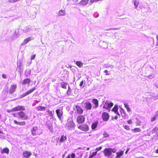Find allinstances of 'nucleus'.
Masks as SVG:
<instances>
[{
	"mask_svg": "<svg viewBox=\"0 0 158 158\" xmlns=\"http://www.w3.org/2000/svg\"><path fill=\"white\" fill-rule=\"evenodd\" d=\"M35 56H36L35 54H34V55L31 56V60H32L34 59L35 58Z\"/></svg>",
	"mask_w": 158,
	"mask_h": 158,
	"instance_id": "nucleus-48",
	"label": "nucleus"
},
{
	"mask_svg": "<svg viewBox=\"0 0 158 158\" xmlns=\"http://www.w3.org/2000/svg\"><path fill=\"white\" fill-rule=\"evenodd\" d=\"M65 15L66 13L65 11L63 10H60L58 13V15L59 16H64Z\"/></svg>",
	"mask_w": 158,
	"mask_h": 158,
	"instance_id": "nucleus-21",
	"label": "nucleus"
},
{
	"mask_svg": "<svg viewBox=\"0 0 158 158\" xmlns=\"http://www.w3.org/2000/svg\"><path fill=\"white\" fill-rule=\"evenodd\" d=\"M98 124V122L97 121L93 123L91 125V128L92 130H95L97 127Z\"/></svg>",
	"mask_w": 158,
	"mask_h": 158,
	"instance_id": "nucleus-23",
	"label": "nucleus"
},
{
	"mask_svg": "<svg viewBox=\"0 0 158 158\" xmlns=\"http://www.w3.org/2000/svg\"><path fill=\"white\" fill-rule=\"evenodd\" d=\"M35 89V87H34L30 90H28L25 93V94H26V95H28L30 94L32 92L34 91Z\"/></svg>",
	"mask_w": 158,
	"mask_h": 158,
	"instance_id": "nucleus-30",
	"label": "nucleus"
},
{
	"mask_svg": "<svg viewBox=\"0 0 158 158\" xmlns=\"http://www.w3.org/2000/svg\"><path fill=\"white\" fill-rule=\"evenodd\" d=\"M67 84L66 83L63 82L61 83L60 85L62 88L66 89Z\"/></svg>",
	"mask_w": 158,
	"mask_h": 158,
	"instance_id": "nucleus-33",
	"label": "nucleus"
},
{
	"mask_svg": "<svg viewBox=\"0 0 158 158\" xmlns=\"http://www.w3.org/2000/svg\"><path fill=\"white\" fill-rule=\"evenodd\" d=\"M154 115H156V116H157L158 115V111H156V113L154 114Z\"/></svg>",
	"mask_w": 158,
	"mask_h": 158,
	"instance_id": "nucleus-64",
	"label": "nucleus"
},
{
	"mask_svg": "<svg viewBox=\"0 0 158 158\" xmlns=\"http://www.w3.org/2000/svg\"><path fill=\"white\" fill-rule=\"evenodd\" d=\"M2 78H6V77L5 75V74H2Z\"/></svg>",
	"mask_w": 158,
	"mask_h": 158,
	"instance_id": "nucleus-60",
	"label": "nucleus"
},
{
	"mask_svg": "<svg viewBox=\"0 0 158 158\" xmlns=\"http://www.w3.org/2000/svg\"><path fill=\"white\" fill-rule=\"evenodd\" d=\"M104 73H106L105 75H109L110 74V73H108V71L106 70H104Z\"/></svg>",
	"mask_w": 158,
	"mask_h": 158,
	"instance_id": "nucleus-49",
	"label": "nucleus"
},
{
	"mask_svg": "<svg viewBox=\"0 0 158 158\" xmlns=\"http://www.w3.org/2000/svg\"><path fill=\"white\" fill-rule=\"evenodd\" d=\"M102 148V147L101 146H100V147L97 148H96V150L98 151L100 150Z\"/></svg>",
	"mask_w": 158,
	"mask_h": 158,
	"instance_id": "nucleus-52",
	"label": "nucleus"
},
{
	"mask_svg": "<svg viewBox=\"0 0 158 158\" xmlns=\"http://www.w3.org/2000/svg\"><path fill=\"white\" fill-rule=\"evenodd\" d=\"M66 94L67 96H69L73 94V93L72 92V89L69 85L68 86V89L67 91Z\"/></svg>",
	"mask_w": 158,
	"mask_h": 158,
	"instance_id": "nucleus-25",
	"label": "nucleus"
},
{
	"mask_svg": "<svg viewBox=\"0 0 158 158\" xmlns=\"http://www.w3.org/2000/svg\"><path fill=\"white\" fill-rule=\"evenodd\" d=\"M102 117L103 120L107 121L109 118V114L107 112H103L102 114Z\"/></svg>",
	"mask_w": 158,
	"mask_h": 158,
	"instance_id": "nucleus-12",
	"label": "nucleus"
},
{
	"mask_svg": "<svg viewBox=\"0 0 158 158\" xmlns=\"http://www.w3.org/2000/svg\"><path fill=\"white\" fill-rule=\"evenodd\" d=\"M77 122L79 123H82L85 121V118L82 115L79 116L77 119Z\"/></svg>",
	"mask_w": 158,
	"mask_h": 158,
	"instance_id": "nucleus-13",
	"label": "nucleus"
},
{
	"mask_svg": "<svg viewBox=\"0 0 158 158\" xmlns=\"http://www.w3.org/2000/svg\"><path fill=\"white\" fill-rule=\"evenodd\" d=\"M56 112L57 116L60 121H62L63 119V112L61 110L57 109L56 110Z\"/></svg>",
	"mask_w": 158,
	"mask_h": 158,
	"instance_id": "nucleus-6",
	"label": "nucleus"
},
{
	"mask_svg": "<svg viewBox=\"0 0 158 158\" xmlns=\"http://www.w3.org/2000/svg\"><path fill=\"white\" fill-rule=\"evenodd\" d=\"M99 45L104 48H107L108 46V44L106 42L100 41L99 43Z\"/></svg>",
	"mask_w": 158,
	"mask_h": 158,
	"instance_id": "nucleus-19",
	"label": "nucleus"
},
{
	"mask_svg": "<svg viewBox=\"0 0 158 158\" xmlns=\"http://www.w3.org/2000/svg\"><path fill=\"white\" fill-rule=\"evenodd\" d=\"M78 129L85 131H89V128L88 125L84 124L78 127Z\"/></svg>",
	"mask_w": 158,
	"mask_h": 158,
	"instance_id": "nucleus-7",
	"label": "nucleus"
},
{
	"mask_svg": "<svg viewBox=\"0 0 158 158\" xmlns=\"http://www.w3.org/2000/svg\"><path fill=\"white\" fill-rule=\"evenodd\" d=\"M155 76V74H152L151 75H148L146 77H147L148 78H149L150 79H152L153 78H154Z\"/></svg>",
	"mask_w": 158,
	"mask_h": 158,
	"instance_id": "nucleus-38",
	"label": "nucleus"
},
{
	"mask_svg": "<svg viewBox=\"0 0 158 158\" xmlns=\"http://www.w3.org/2000/svg\"><path fill=\"white\" fill-rule=\"evenodd\" d=\"M25 110V108L23 106H18L14 108H12V111H23Z\"/></svg>",
	"mask_w": 158,
	"mask_h": 158,
	"instance_id": "nucleus-10",
	"label": "nucleus"
},
{
	"mask_svg": "<svg viewBox=\"0 0 158 158\" xmlns=\"http://www.w3.org/2000/svg\"><path fill=\"white\" fill-rule=\"evenodd\" d=\"M35 89V87H34L30 90H28L25 93V94H26V95H28L30 94L32 92L34 91Z\"/></svg>",
	"mask_w": 158,
	"mask_h": 158,
	"instance_id": "nucleus-29",
	"label": "nucleus"
},
{
	"mask_svg": "<svg viewBox=\"0 0 158 158\" xmlns=\"http://www.w3.org/2000/svg\"><path fill=\"white\" fill-rule=\"evenodd\" d=\"M71 156L72 158H74L75 156V155L74 153H72L71 155Z\"/></svg>",
	"mask_w": 158,
	"mask_h": 158,
	"instance_id": "nucleus-50",
	"label": "nucleus"
},
{
	"mask_svg": "<svg viewBox=\"0 0 158 158\" xmlns=\"http://www.w3.org/2000/svg\"><path fill=\"white\" fill-rule=\"evenodd\" d=\"M127 123L129 124H131L132 123V121L131 120H129L127 121Z\"/></svg>",
	"mask_w": 158,
	"mask_h": 158,
	"instance_id": "nucleus-58",
	"label": "nucleus"
},
{
	"mask_svg": "<svg viewBox=\"0 0 158 158\" xmlns=\"http://www.w3.org/2000/svg\"><path fill=\"white\" fill-rule=\"evenodd\" d=\"M123 152L122 151L116 152V158H120L123 155Z\"/></svg>",
	"mask_w": 158,
	"mask_h": 158,
	"instance_id": "nucleus-22",
	"label": "nucleus"
},
{
	"mask_svg": "<svg viewBox=\"0 0 158 158\" xmlns=\"http://www.w3.org/2000/svg\"><path fill=\"white\" fill-rule=\"evenodd\" d=\"M118 106L117 105H115L114 107L112 109V111L114 112L115 113L118 111Z\"/></svg>",
	"mask_w": 158,
	"mask_h": 158,
	"instance_id": "nucleus-36",
	"label": "nucleus"
},
{
	"mask_svg": "<svg viewBox=\"0 0 158 158\" xmlns=\"http://www.w3.org/2000/svg\"><path fill=\"white\" fill-rule=\"evenodd\" d=\"M83 108L86 110H91L92 108V105L88 101H84L81 103Z\"/></svg>",
	"mask_w": 158,
	"mask_h": 158,
	"instance_id": "nucleus-2",
	"label": "nucleus"
},
{
	"mask_svg": "<svg viewBox=\"0 0 158 158\" xmlns=\"http://www.w3.org/2000/svg\"><path fill=\"white\" fill-rule=\"evenodd\" d=\"M141 131L140 129L139 128H136L132 130V131L136 132H139Z\"/></svg>",
	"mask_w": 158,
	"mask_h": 158,
	"instance_id": "nucleus-37",
	"label": "nucleus"
},
{
	"mask_svg": "<svg viewBox=\"0 0 158 158\" xmlns=\"http://www.w3.org/2000/svg\"><path fill=\"white\" fill-rule=\"evenodd\" d=\"M97 153L96 152H94L92 153L91 155V157H93L95 156L96 154Z\"/></svg>",
	"mask_w": 158,
	"mask_h": 158,
	"instance_id": "nucleus-53",
	"label": "nucleus"
},
{
	"mask_svg": "<svg viewBox=\"0 0 158 158\" xmlns=\"http://www.w3.org/2000/svg\"><path fill=\"white\" fill-rule=\"evenodd\" d=\"M135 122L136 124V125H140L141 123V121L140 120L139 118H135Z\"/></svg>",
	"mask_w": 158,
	"mask_h": 158,
	"instance_id": "nucleus-35",
	"label": "nucleus"
},
{
	"mask_svg": "<svg viewBox=\"0 0 158 158\" xmlns=\"http://www.w3.org/2000/svg\"><path fill=\"white\" fill-rule=\"evenodd\" d=\"M116 152V150L115 149H112L111 148H105L103 152L106 156L110 158H112L111 157L112 156V153H115Z\"/></svg>",
	"mask_w": 158,
	"mask_h": 158,
	"instance_id": "nucleus-1",
	"label": "nucleus"
},
{
	"mask_svg": "<svg viewBox=\"0 0 158 158\" xmlns=\"http://www.w3.org/2000/svg\"><path fill=\"white\" fill-rule=\"evenodd\" d=\"M35 102L36 103H38L39 102H40V99H39L38 100H35Z\"/></svg>",
	"mask_w": 158,
	"mask_h": 158,
	"instance_id": "nucleus-55",
	"label": "nucleus"
},
{
	"mask_svg": "<svg viewBox=\"0 0 158 158\" xmlns=\"http://www.w3.org/2000/svg\"><path fill=\"white\" fill-rule=\"evenodd\" d=\"M17 88L16 85H12L9 89V93L10 94H13Z\"/></svg>",
	"mask_w": 158,
	"mask_h": 158,
	"instance_id": "nucleus-15",
	"label": "nucleus"
},
{
	"mask_svg": "<svg viewBox=\"0 0 158 158\" xmlns=\"http://www.w3.org/2000/svg\"><path fill=\"white\" fill-rule=\"evenodd\" d=\"M104 66L106 68H108L111 67V68H114V65L110 64H106Z\"/></svg>",
	"mask_w": 158,
	"mask_h": 158,
	"instance_id": "nucleus-40",
	"label": "nucleus"
},
{
	"mask_svg": "<svg viewBox=\"0 0 158 158\" xmlns=\"http://www.w3.org/2000/svg\"><path fill=\"white\" fill-rule=\"evenodd\" d=\"M156 38L157 39V43L156 45H158V34L156 35Z\"/></svg>",
	"mask_w": 158,
	"mask_h": 158,
	"instance_id": "nucleus-63",
	"label": "nucleus"
},
{
	"mask_svg": "<svg viewBox=\"0 0 158 158\" xmlns=\"http://www.w3.org/2000/svg\"><path fill=\"white\" fill-rule=\"evenodd\" d=\"M156 128H155L152 130V133H155V131H156Z\"/></svg>",
	"mask_w": 158,
	"mask_h": 158,
	"instance_id": "nucleus-61",
	"label": "nucleus"
},
{
	"mask_svg": "<svg viewBox=\"0 0 158 158\" xmlns=\"http://www.w3.org/2000/svg\"><path fill=\"white\" fill-rule=\"evenodd\" d=\"M76 64L80 68L83 67V64L80 61H77L76 62Z\"/></svg>",
	"mask_w": 158,
	"mask_h": 158,
	"instance_id": "nucleus-31",
	"label": "nucleus"
},
{
	"mask_svg": "<svg viewBox=\"0 0 158 158\" xmlns=\"http://www.w3.org/2000/svg\"><path fill=\"white\" fill-rule=\"evenodd\" d=\"M36 30L35 28H32L30 26H27L24 27L23 29V31L24 33L29 32L31 31H35Z\"/></svg>",
	"mask_w": 158,
	"mask_h": 158,
	"instance_id": "nucleus-8",
	"label": "nucleus"
},
{
	"mask_svg": "<svg viewBox=\"0 0 158 158\" xmlns=\"http://www.w3.org/2000/svg\"><path fill=\"white\" fill-rule=\"evenodd\" d=\"M47 112L48 113V114L50 116H52L53 115V114L52 111H50L49 109L47 111Z\"/></svg>",
	"mask_w": 158,
	"mask_h": 158,
	"instance_id": "nucleus-43",
	"label": "nucleus"
},
{
	"mask_svg": "<svg viewBox=\"0 0 158 158\" xmlns=\"http://www.w3.org/2000/svg\"><path fill=\"white\" fill-rule=\"evenodd\" d=\"M31 81V79L29 78H27L24 79L23 81L22 84L23 85H26L29 84Z\"/></svg>",
	"mask_w": 158,
	"mask_h": 158,
	"instance_id": "nucleus-24",
	"label": "nucleus"
},
{
	"mask_svg": "<svg viewBox=\"0 0 158 158\" xmlns=\"http://www.w3.org/2000/svg\"><path fill=\"white\" fill-rule=\"evenodd\" d=\"M94 16L95 18H97L99 16V14L97 12L94 13Z\"/></svg>",
	"mask_w": 158,
	"mask_h": 158,
	"instance_id": "nucleus-47",
	"label": "nucleus"
},
{
	"mask_svg": "<svg viewBox=\"0 0 158 158\" xmlns=\"http://www.w3.org/2000/svg\"><path fill=\"white\" fill-rule=\"evenodd\" d=\"M57 139H59L60 142L63 143L67 140V137L66 135H63L61 136L60 138V137H59Z\"/></svg>",
	"mask_w": 158,
	"mask_h": 158,
	"instance_id": "nucleus-18",
	"label": "nucleus"
},
{
	"mask_svg": "<svg viewBox=\"0 0 158 158\" xmlns=\"http://www.w3.org/2000/svg\"><path fill=\"white\" fill-rule=\"evenodd\" d=\"M103 136L105 138H106L108 137L109 136V135L107 134V133L106 132L104 131L103 133Z\"/></svg>",
	"mask_w": 158,
	"mask_h": 158,
	"instance_id": "nucleus-41",
	"label": "nucleus"
},
{
	"mask_svg": "<svg viewBox=\"0 0 158 158\" xmlns=\"http://www.w3.org/2000/svg\"><path fill=\"white\" fill-rule=\"evenodd\" d=\"M126 109L128 112H130L131 111V110L130 109V108H129V107L127 108H126Z\"/></svg>",
	"mask_w": 158,
	"mask_h": 158,
	"instance_id": "nucleus-59",
	"label": "nucleus"
},
{
	"mask_svg": "<svg viewBox=\"0 0 158 158\" xmlns=\"http://www.w3.org/2000/svg\"><path fill=\"white\" fill-rule=\"evenodd\" d=\"M75 124L73 121H68L66 124L65 128L68 130L72 131L75 128Z\"/></svg>",
	"mask_w": 158,
	"mask_h": 158,
	"instance_id": "nucleus-3",
	"label": "nucleus"
},
{
	"mask_svg": "<svg viewBox=\"0 0 158 158\" xmlns=\"http://www.w3.org/2000/svg\"><path fill=\"white\" fill-rule=\"evenodd\" d=\"M89 0H82L80 2V4L82 5H86L89 2Z\"/></svg>",
	"mask_w": 158,
	"mask_h": 158,
	"instance_id": "nucleus-28",
	"label": "nucleus"
},
{
	"mask_svg": "<svg viewBox=\"0 0 158 158\" xmlns=\"http://www.w3.org/2000/svg\"><path fill=\"white\" fill-rule=\"evenodd\" d=\"M94 106H93V108H97L98 106V102L97 99H93L92 100Z\"/></svg>",
	"mask_w": 158,
	"mask_h": 158,
	"instance_id": "nucleus-16",
	"label": "nucleus"
},
{
	"mask_svg": "<svg viewBox=\"0 0 158 158\" xmlns=\"http://www.w3.org/2000/svg\"><path fill=\"white\" fill-rule=\"evenodd\" d=\"M18 118L26 120L27 119L28 116L23 111H21L19 112Z\"/></svg>",
	"mask_w": 158,
	"mask_h": 158,
	"instance_id": "nucleus-4",
	"label": "nucleus"
},
{
	"mask_svg": "<svg viewBox=\"0 0 158 158\" xmlns=\"http://www.w3.org/2000/svg\"><path fill=\"white\" fill-rule=\"evenodd\" d=\"M12 108L10 110H7V111L9 113L15 111H12Z\"/></svg>",
	"mask_w": 158,
	"mask_h": 158,
	"instance_id": "nucleus-56",
	"label": "nucleus"
},
{
	"mask_svg": "<svg viewBox=\"0 0 158 158\" xmlns=\"http://www.w3.org/2000/svg\"><path fill=\"white\" fill-rule=\"evenodd\" d=\"M83 83H84V81L82 80L80 82V84H79L80 86H82Z\"/></svg>",
	"mask_w": 158,
	"mask_h": 158,
	"instance_id": "nucleus-54",
	"label": "nucleus"
},
{
	"mask_svg": "<svg viewBox=\"0 0 158 158\" xmlns=\"http://www.w3.org/2000/svg\"><path fill=\"white\" fill-rule=\"evenodd\" d=\"M132 2L135 6V8L137 9L138 6L139 4V2L137 0H132Z\"/></svg>",
	"mask_w": 158,
	"mask_h": 158,
	"instance_id": "nucleus-26",
	"label": "nucleus"
},
{
	"mask_svg": "<svg viewBox=\"0 0 158 158\" xmlns=\"http://www.w3.org/2000/svg\"><path fill=\"white\" fill-rule=\"evenodd\" d=\"M46 107L39 106L37 107L38 110L40 111H44L46 110Z\"/></svg>",
	"mask_w": 158,
	"mask_h": 158,
	"instance_id": "nucleus-32",
	"label": "nucleus"
},
{
	"mask_svg": "<svg viewBox=\"0 0 158 158\" xmlns=\"http://www.w3.org/2000/svg\"><path fill=\"white\" fill-rule=\"evenodd\" d=\"M25 73L27 74V75L28 76L29 75H30L31 74V70H26L25 71Z\"/></svg>",
	"mask_w": 158,
	"mask_h": 158,
	"instance_id": "nucleus-39",
	"label": "nucleus"
},
{
	"mask_svg": "<svg viewBox=\"0 0 158 158\" xmlns=\"http://www.w3.org/2000/svg\"><path fill=\"white\" fill-rule=\"evenodd\" d=\"M46 125L47 126L49 130L51 132H52V125L51 124H49L47 123Z\"/></svg>",
	"mask_w": 158,
	"mask_h": 158,
	"instance_id": "nucleus-34",
	"label": "nucleus"
},
{
	"mask_svg": "<svg viewBox=\"0 0 158 158\" xmlns=\"http://www.w3.org/2000/svg\"><path fill=\"white\" fill-rule=\"evenodd\" d=\"M12 115L15 117H17L18 118L19 117V112L15 113H13L12 114Z\"/></svg>",
	"mask_w": 158,
	"mask_h": 158,
	"instance_id": "nucleus-45",
	"label": "nucleus"
},
{
	"mask_svg": "<svg viewBox=\"0 0 158 158\" xmlns=\"http://www.w3.org/2000/svg\"><path fill=\"white\" fill-rule=\"evenodd\" d=\"M23 155L24 157L26 158H29V157L31 155V152L28 151H26L23 153Z\"/></svg>",
	"mask_w": 158,
	"mask_h": 158,
	"instance_id": "nucleus-17",
	"label": "nucleus"
},
{
	"mask_svg": "<svg viewBox=\"0 0 158 158\" xmlns=\"http://www.w3.org/2000/svg\"><path fill=\"white\" fill-rule=\"evenodd\" d=\"M9 152V150L7 148H4L3 150L1 151V153L3 154L6 153V154H8Z\"/></svg>",
	"mask_w": 158,
	"mask_h": 158,
	"instance_id": "nucleus-27",
	"label": "nucleus"
},
{
	"mask_svg": "<svg viewBox=\"0 0 158 158\" xmlns=\"http://www.w3.org/2000/svg\"><path fill=\"white\" fill-rule=\"evenodd\" d=\"M13 122L14 124L19 125L20 126H24L26 124V123L25 121L19 122L16 120H14Z\"/></svg>",
	"mask_w": 158,
	"mask_h": 158,
	"instance_id": "nucleus-20",
	"label": "nucleus"
},
{
	"mask_svg": "<svg viewBox=\"0 0 158 158\" xmlns=\"http://www.w3.org/2000/svg\"><path fill=\"white\" fill-rule=\"evenodd\" d=\"M113 105L112 102L107 101L105 102L103 108L107 110H110L113 106Z\"/></svg>",
	"mask_w": 158,
	"mask_h": 158,
	"instance_id": "nucleus-5",
	"label": "nucleus"
},
{
	"mask_svg": "<svg viewBox=\"0 0 158 158\" xmlns=\"http://www.w3.org/2000/svg\"><path fill=\"white\" fill-rule=\"evenodd\" d=\"M124 128L126 130H129L130 129V127L128 126L127 125H125L124 126Z\"/></svg>",
	"mask_w": 158,
	"mask_h": 158,
	"instance_id": "nucleus-46",
	"label": "nucleus"
},
{
	"mask_svg": "<svg viewBox=\"0 0 158 158\" xmlns=\"http://www.w3.org/2000/svg\"><path fill=\"white\" fill-rule=\"evenodd\" d=\"M9 2H15V0H9Z\"/></svg>",
	"mask_w": 158,
	"mask_h": 158,
	"instance_id": "nucleus-57",
	"label": "nucleus"
},
{
	"mask_svg": "<svg viewBox=\"0 0 158 158\" xmlns=\"http://www.w3.org/2000/svg\"><path fill=\"white\" fill-rule=\"evenodd\" d=\"M31 134L34 136L40 135V133L38 132V127L36 126L33 127L31 130Z\"/></svg>",
	"mask_w": 158,
	"mask_h": 158,
	"instance_id": "nucleus-9",
	"label": "nucleus"
},
{
	"mask_svg": "<svg viewBox=\"0 0 158 158\" xmlns=\"http://www.w3.org/2000/svg\"><path fill=\"white\" fill-rule=\"evenodd\" d=\"M157 117V116H156V115H154V116L151 118V121L152 122L155 120H156V118Z\"/></svg>",
	"mask_w": 158,
	"mask_h": 158,
	"instance_id": "nucleus-42",
	"label": "nucleus"
},
{
	"mask_svg": "<svg viewBox=\"0 0 158 158\" xmlns=\"http://www.w3.org/2000/svg\"><path fill=\"white\" fill-rule=\"evenodd\" d=\"M153 97L154 98H155V99H156L157 98H158V95H155L154 96H153Z\"/></svg>",
	"mask_w": 158,
	"mask_h": 158,
	"instance_id": "nucleus-62",
	"label": "nucleus"
},
{
	"mask_svg": "<svg viewBox=\"0 0 158 158\" xmlns=\"http://www.w3.org/2000/svg\"><path fill=\"white\" fill-rule=\"evenodd\" d=\"M75 108L76 109L77 112V113L80 114H81L83 113V110L79 106L76 105L75 106Z\"/></svg>",
	"mask_w": 158,
	"mask_h": 158,
	"instance_id": "nucleus-14",
	"label": "nucleus"
},
{
	"mask_svg": "<svg viewBox=\"0 0 158 158\" xmlns=\"http://www.w3.org/2000/svg\"><path fill=\"white\" fill-rule=\"evenodd\" d=\"M34 39V38L32 36L28 37L25 39L23 43L21 44V45H24L26 44L30 41L33 40Z\"/></svg>",
	"mask_w": 158,
	"mask_h": 158,
	"instance_id": "nucleus-11",
	"label": "nucleus"
},
{
	"mask_svg": "<svg viewBox=\"0 0 158 158\" xmlns=\"http://www.w3.org/2000/svg\"><path fill=\"white\" fill-rule=\"evenodd\" d=\"M124 105L125 107L126 108H127L129 107V105L127 103H124Z\"/></svg>",
	"mask_w": 158,
	"mask_h": 158,
	"instance_id": "nucleus-51",
	"label": "nucleus"
},
{
	"mask_svg": "<svg viewBox=\"0 0 158 158\" xmlns=\"http://www.w3.org/2000/svg\"><path fill=\"white\" fill-rule=\"evenodd\" d=\"M26 96V94H25V93H23L22 94L20 95L19 96V98H21L25 97Z\"/></svg>",
	"mask_w": 158,
	"mask_h": 158,
	"instance_id": "nucleus-44",
	"label": "nucleus"
}]
</instances>
